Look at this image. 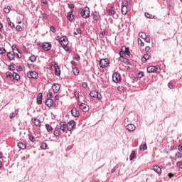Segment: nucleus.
Returning a JSON list of instances; mask_svg holds the SVG:
<instances>
[{"label": "nucleus", "mask_w": 182, "mask_h": 182, "mask_svg": "<svg viewBox=\"0 0 182 182\" xmlns=\"http://www.w3.org/2000/svg\"><path fill=\"white\" fill-rule=\"evenodd\" d=\"M161 71V69L159 65H150L147 68L148 73H156L157 75H159Z\"/></svg>", "instance_id": "obj_1"}, {"label": "nucleus", "mask_w": 182, "mask_h": 182, "mask_svg": "<svg viewBox=\"0 0 182 182\" xmlns=\"http://www.w3.org/2000/svg\"><path fill=\"white\" fill-rule=\"evenodd\" d=\"M6 76L7 77V79H11L13 80H19L21 79V76L18 75V74L17 73L14 72L13 73L8 71L6 73Z\"/></svg>", "instance_id": "obj_2"}, {"label": "nucleus", "mask_w": 182, "mask_h": 182, "mask_svg": "<svg viewBox=\"0 0 182 182\" xmlns=\"http://www.w3.org/2000/svg\"><path fill=\"white\" fill-rule=\"evenodd\" d=\"M119 55V56H121V58H123L124 55H127V56H130V48L123 46L120 49Z\"/></svg>", "instance_id": "obj_3"}, {"label": "nucleus", "mask_w": 182, "mask_h": 182, "mask_svg": "<svg viewBox=\"0 0 182 182\" xmlns=\"http://www.w3.org/2000/svg\"><path fill=\"white\" fill-rule=\"evenodd\" d=\"M41 45L43 50H45L46 52H49V50L52 49V44H50V43H38V46H41Z\"/></svg>", "instance_id": "obj_4"}, {"label": "nucleus", "mask_w": 182, "mask_h": 182, "mask_svg": "<svg viewBox=\"0 0 182 182\" xmlns=\"http://www.w3.org/2000/svg\"><path fill=\"white\" fill-rule=\"evenodd\" d=\"M109 64L110 63L109 62V59L107 58L101 59L99 61L100 68H101L102 69H105V68H107Z\"/></svg>", "instance_id": "obj_5"}, {"label": "nucleus", "mask_w": 182, "mask_h": 182, "mask_svg": "<svg viewBox=\"0 0 182 182\" xmlns=\"http://www.w3.org/2000/svg\"><path fill=\"white\" fill-rule=\"evenodd\" d=\"M90 97H96L98 100H102V94L98 92V91L92 90L90 92Z\"/></svg>", "instance_id": "obj_6"}, {"label": "nucleus", "mask_w": 182, "mask_h": 182, "mask_svg": "<svg viewBox=\"0 0 182 182\" xmlns=\"http://www.w3.org/2000/svg\"><path fill=\"white\" fill-rule=\"evenodd\" d=\"M75 126H76V122L73 119L70 120L67 123V130H68V132H72Z\"/></svg>", "instance_id": "obj_7"}, {"label": "nucleus", "mask_w": 182, "mask_h": 182, "mask_svg": "<svg viewBox=\"0 0 182 182\" xmlns=\"http://www.w3.org/2000/svg\"><path fill=\"white\" fill-rule=\"evenodd\" d=\"M27 76L29 79H36L37 77H39V75L38 74L37 72L36 71H29L27 73Z\"/></svg>", "instance_id": "obj_8"}, {"label": "nucleus", "mask_w": 182, "mask_h": 182, "mask_svg": "<svg viewBox=\"0 0 182 182\" xmlns=\"http://www.w3.org/2000/svg\"><path fill=\"white\" fill-rule=\"evenodd\" d=\"M59 42H60V44L61 45V46H66L69 43V41L68 40V37L67 36L61 37L60 38Z\"/></svg>", "instance_id": "obj_9"}, {"label": "nucleus", "mask_w": 182, "mask_h": 182, "mask_svg": "<svg viewBox=\"0 0 182 182\" xmlns=\"http://www.w3.org/2000/svg\"><path fill=\"white\" fill-rule=\"evenodd\" d=\"M112 80L114 83H119V82H120V74L114 73L112 75Z\"/></svg>", "instance_id": "obj_10"}, {"label": "nucleus", "mask_w": 182, "mask_h": 182, "mask_svg": "<svg viewBox=\"0 0 182 182\" xmlns=\"http://www.w3.org/2000/svg\"><path fill=\"white\" fill-rule=\"evenodd\" d=\"M60 126L58 127L59 130H62L63 133H65L66 131V127H67V123L66 122L61 121L60 122Z\"/></svg>", "instance_id": "obj_11"}, {"label": "nucleus", "mask_w": 182, "mask_h": 182, "mask_svg": "<svg viewBox=\"0 0 182 182\" xmlns=\"http://www.w3.org/2000/svg\"><path fill=\"white\" fill-rule=\"evenodd\" d=\"M71 114L73 117H79L80 116V112H79V110H77L76 107H73L71 109Z\"/></svg>", "instance_id": "obj_12"}, {"label": "nucleus", "mask_w": 182, "mask_h": 182, "mask_svg": "<svg viewBox=\"0 0 182 182\" xmlns=\"http://www.w3.org/2000/svg\"><path fill=\"white\" fill-rule=\"evenodd\" d=\"M80 109L82 110V112H89V106L87 105L82 102L79 105Z\"/></svg>", "instance_id": "obj_13"}, {"label": "nucleus", "mask_w": 182, "mask_h": 182, "mask_svg": "<svg viewBox=\"0 0 182 182\" xmlns=\"http://www.w3.org/2000/svg\"><path fill=\"white\" fill-rule=\"evenodd\" d=\"M75 18V15H73V10L69 11L67 14V18L70 22H73Z\"/></svg>", "instance_id": "obj_14"}, {"label": "nucleus", "mask_w": 182, "mask_h": 182, "mask_svg": "<svg viewBox=\"0 0 182 182\" xmlns=\"http://www.w3.org/2000/svg\"><path fill=\"white\" fill-rule=\"evenodd\" d=\"M53 93H58L60 90V85L59 84H53L52 86Z\"/></svg>", "instance_id": "obj_15"}, {"label": "nucleus", "mask_w": 182, "mask_h": 182, "mask_svg": "<svg viewBox=\"0 0 182 182\" xmlns=\"http://www.w3.org/2000/svg\"><path fill=\"white\" fill-rule=\"evenodd\" d=\"M80 14L82 18H89V16H90L89 15V13L87 14L85 12V9H80Z\"/></svg>", "instance_id": "obj_16"}, {"label": "nucleus", "mask_w": 182, "mask_h": 182, "mask_svg": "<svg viewBox=\"0 0 182 182\" xmlns=\"http://www.w3.org/2000/svg\"><path fill=\"white\" fill-rule=\"evenodd\" d=\"M126 129L128 132H134V130H136V127L133 124H129L126 126Z\"/></svg>", "instance_id": "obj_17"}, {"label": "nucleus", "mask_w": 182, "mask_h": 182, "mask_svg": "<svg viewBox=\"0 0 182 182\" xmlns=\"http://www.w3.org/2000/svg\"><path fill=\"white\" fill-rule=\"evenodd\" d=\"M31 120L35 126H38V127H41V119H38L37 118H32Z\"/></svg>", "instance_id": "obj_18"}, {"label": "nucleus", "mask_w": 182, "mask_h": 182, "mask_svg": "<svg viewBox=\"0 0 182 182\" xmlns=\"http://www.w3.org/2000/svg\"><path fill=\"white\" fill-rule=\"evenodd\" d=\"M116 14V8L114 6H111L109 9H108V15L113 16V15Z\"/></svg>", "instance_id": "obj_19"}, {"label": "nucleus", "mask_w": 182, "mask_h": 182, "mask_svg": "<svg viewBox=\"0 0 182 182\" xmlns=\"http://www.w3.org/2000/svg\"><path fill=\"white\" fill-rule=\"evenodd\" d=\"M42 99H43V95H42V92H39L37 95V103L38 105H42Z\"/></svg>", "instance_id": "obj_20"}, {"label": "nucleus", "mask_w": 182, "mask_h": 182, "mask_svg": "<svg viewBox=\"0 0 182 182\" xmlns=\"http://www.w3.org/2000/svg\"><path fill=\"white\" fill-rule=\"evenodd\" d=\"M45 103L47 107H52L53 106V100H46Z\"/></svg>", "instance_id": "obj_21"}, {"label": "nucleus", "mask_w": 182, "mask_h": 182, "mask_svg": "<svg viewBox=\"0 0 182 182\" xmlns=\"http://www.w3.org/2000/svg\"><path fill=\"white\" fill-rule=\"evenodd\" d=\"M149 59H150V55H149V53H146L141 58V62H143L144 63H146V62H147Z\"/></svg>", "instance_id": "obj_22"}, {"label": "nucleus", "mask_w": 182, "mask_h": 182, "mask_svg": "<svg viewBox=\"0 0 182 182\" xmlns=\"http://www.w3.org/2000/svg\"><path fill=\"white\" fill-rule=\"evenodd\" d=\"M154 171L157 174H161V168L157 165L154 166Z\"/></svg>", "instance_id": "obj_23"}, {"label": "nucleus", "mask_w": 182, "mask_h": 182, "mask_svg": "<svg viewBox=\"0 0 182 182\" xmlns=\"http://www.w3.org/2000/svg\"><path fill=\"white\" fill-rule=\"evenodd\" d=\"M18 149H21V150H25V149H26V144L23 142H18Z\"/></svg>", "instance_id": "obj_24"}, {"label": "nucleus", "mask_w": 182, "mask_h": 182, "mask_svg": "<svg viewBox=\"0 0 182 182\" xmlns=\"http://www.w3.org/2000/svg\"><path fill=\"white\" fill-rule=\"evenodd\" d=\"M92 18L94 21H99V18H100V15H99V13H97V11H95L92 14Z\"/></svg>", "instance_id": "obj_25"}, {"label": "nucleus", "mask_w": 182, "mask_h": 182, "mask_svg": "<svg viewBox=\"0 0 182 182\" xmlns=\"http://www.w3.org/2000/svg\"><path fill=\"white\" fill-rule=\"evenodd\" d=\"M7 58L9 59V60H15V55L12 54V53L9 52L7 53Z\"/></svg>", "instance_id": "obj_26"}, {"label": "nucleus", "mask_w": 182, "mask_h": 182, "mask_svg": "<svg viewBox=\"0 0 182 182\" xmlns=\"http://www.w3.org/2000/svg\"><path fill=\"white\" fill-rule=\"evenodd\" d=\"M46 129L48 133L53 132V127H52V126L49 125L48 124H46Z\"/></svg>", "instance_id": "obj_27"}, {"label": "nucleus", "mask_w": 182, "mask_h": 182, "mask_svg": "<svg viewBox=\"0 0 182 182\" xmlns=\"http://www.w3.org/2000/svg\"><path fill=\"white\" fill-rule=\"evenodd\" d=\"M129 9H127V7H122L121 12L122 15H127Z\"/></svg>", "instance_id": "obj_28"}, {"label": "nucleus", "mask_w": 182, "mask_h": 182, "mask_svg": "<svg viewBox=\"0 0 182 182\" xmlns=\"http://www.w3.org/2000/svg\"><path fill=\"white\" fill-rule=\"evenodd\" d=\"M7 23L11 28H15V24L11 21V18L9 17L7 18Z\"/></svg>", "instance_id": "obj_29"}, {"label": "nucleus", "mask_w": 182, "mask_h": 182, "mask_svg": "<svg viewBox=\"0 0 182 182\" xmlns=\"http://www.w3.org/2000/svg\"><path fill=\"white\" fill-rule=\"evenodd\" d=\"M11 49H12L13 53L14 52V50L16 49V50L18 52V53H20V55H21V51L19 50V48L16 46V44H14L11 46Z\"/></svg>", "instance_id": "obj_30"}, {"label": "nucleus", "mask_w": 182, "mask_h": 182, "mask_svg": "<svg viewBox=\"0 0 182 182\" xmlns=\"http://www.w3.org/2000/svg\"><path fill=\"white\" fill-rule=\"evenodd\" d=\"M60 132H59V125H57L56 129L54 131V136L55 137L59 136Z\"/></svg>", "instance_id": "obj_31"}, {"label": "nucleus", "mask_w": 182, "mask_h": 182, "mask_svg": "<svg viewBox=\"0 0 182 182\" xmlns=\"http://www.w3.org/2000/svg\"><path fill=\"white\" fill-rule=\"evenodd\" d=\"M135 158H136V152L134 151H133L129 156L130 161H132V160H134V159H135Z\"/></svg>", "instance_id": "obj_32"}, {"label": "nucleus", "mask_w": 182, "mask_h": 182, "mask_svg": "<svg viewBox=\"0 0 182 182\" xmlns=\"http://www.w3.org/2000/svg\"><path fill=\"white\" fill-rule=\"evenodd\" d=\"M73 73L75 76H77L79 75V69L76 67L73 68Z\"/></svg>", "instance_id": "obj_33"}, {"label": "nucleus", "mask_w": 182, "mask_h": 182, "mask_svg": "<svg viewBox=\"0 0 182 182\" xmlns=\"http://www.w3.org/2000/svg\"><path fill=\"white\" fill-rule=\"evenodd\" d=\"M41 149H42V150H46V149H48V144L47 143H45V142H43L41 144Z\"/></svg>", "instance_id": "obj_34"}, {"label": "nucleus", "mask_w": 182, "mask_h": 182, "mask_svg": "<svg viewBox=\"0 0 182 182\" xmlns=\"http://www.w3.org/2000/svg\"><path fill=\"white\" fill-rule=\"evenodd\" d=\"M9 70H11V72H14V70H15V64L14 63H11L9 65Z\"/></svg>", "instance_id": "obj_35"}, {"label": "nucleus", "mask_w": 182, "mask_h": 182, "mask_svg": "<svg viewBox=\"0 0 182 182\" xmlns=\"http://www.w3.org/2000/svg\"><path fill=\"white\" fill-rule=\"evenodd\" d=\"M122 62H123V63H124L125 65H132V64L130 63V61L129 60V59H128V58H122Z\"/></svg>", "instance_id": "obj_36"}, {"label": "nucleus", "mask_w": 182, "mask_h": 182, "mask_svg": "<svg viewBox=\"0 0 182 182\" xmlns=\"http://www.w3.org/2000/svg\"><path fill=\"white\" fill-rule=\"evenodd\" d=\"M145 16L146 18H148V19H154L155 16L149 14V13H145Z\"/></svg>", "instance_id": "obj_37"}, {"label": "nucleus", "mask_w": 182, "mask_h": 182, "mask_svg": "<svg viewBox=\"0 0 182 182\" xmlns=\"http://www.w3.org/2000/svg\"><path fill=\"white\" fill-rule=\"evenodd\" d=\"M29 60L31 61L32 63L36 62V56H35V55H32L31 56L29 57Z\"/></svg>", "instance_id": "obj_38"}, {"label": "nucleus", "mask_w": 182, "mask_h": 182, "mask_svg": "<svg viewBox=\"0 0 182 182\" xmlns=\"http://www.w3.org/2000/svg\"><path fill=\"white\" fill-rule=\"evenodd\" d=\"M4 12L5 14H9V12H11V6H8L7 7H5L4 9Z\"/></svg>", "instance_id": "obj_39"}, {"label": "nucleus", "mask_w": 182, "mask_h": 182, "mask_svg": "<svg viewBox=\"0 0 182 182\" xmlns=\"http://www.w3.org/2000/svg\"><path fill=\"white\" fill-rule=\"evenodd\" d=\"M129 6V1L124 0L122 4V7H128Z\"/></svg>", "instance_id": "obj_40"}, {"label": "nucleus", "mask_w": 182, "mask_h": 182, "mask_svg": "<svg viewBox=\"0 0 182 182\" xmlns=\"http://www.w3.org/2000/svg\"><path fill=\"white\" fill-rule=\"evenodd\" d=\"M47 97H48V98H47L48 100H53L52 97H53V94L52 92H49L47 94Z\"/></svg>", "instance_id": "obj_41"}, {"label": "nucleus", "mask_w": 182, "mask_h": 182, "mask_svg": "<svg viewBox=\"0 0 182 182\" xmlns=\"http://www.w3.org/2000/svg\"><path fill=\"white\" fill-rule=\"evenodd\" d=\"M28 137L30 141H32V143H35V141H36V139L35 138V136H33V135H29Z\"/></svg>", "instance_id": "obj_42"}, {"label": "nucleus", "mask_w": 182, "mask_h": 182, "mask_svg": "<svg viewBox=\"0 0 182 182\" xmlns=\"http://www.w3.org/2000/svg\"><path fill=\"white\" fill-rule=\"evenodd\" d=\"M68 8H70V11H73V12H74L75 4H68Z\"/></svg>", "instance_id": "obj_43"}, {"label": "nucleus", "mask_w": 182, "mask_h": 182, "mask_svg": "<svg viewBox=\"0 0 182 182\" xmlns=\"http://www.w3.org/2000/svg\"><path fill=\"white\" fill-rule=\"evenodd\" d=\"M145 38H144L145 40V42H146L147 43H150V36H146V34H144Z\"/></svg>", "instance_id": "obj_44"}, {"label": "nucleus", "mask_w": 182, "mask_h": 182, "mask_svg": "<svg viewBox=\"0 0 182 182\" xmlns=\"http://www.w3.org/2000/svg\"><path fill=\"white\" fill-rule=\"evenodd\" d=\"M140 149H141V150H144V151L147 150V144H144L143 145H141Z\"/></svg>", "instance_id": "obj_45"}, {"label": "nucleus", "mask_w": 182, "mask_h": 182, "mask_svg": "<svg viewBox=\"0 0 182 182\" xmlns=\"http://www.w3.org/2000/svg\"><path fill=\"white\" fill-rule=\"evenodd\" d=\"M175 157H176V159H181V157H182V154H181V152H177V153L176 154V155H175Z\"/></svg>", "instance_id": "obj_46"}, {"label": "nucleus", "mask_w": 182, "mask_h": 182, "mask_svg": "<svg viewBox=\"0 0 182 182\" xmlns=\"http://www.w3.org/2000/svg\"><path fill=\"white\" fill-rule=\"evenodd\" d=\"M144 35H146V33L144 32H141L139 34V38H141L142 39H145L146 36H144Z\"/></svg>", "instance_id": "obj_47"}, {"label": "nucleus", "mask_w": 182, "mask_h": 182, "mask_svg": "<svg viewBox=\"0 0 182 182\" xmlns=\"http://www.w3.org/2000/svg\"><path fill=\"white\" fill-rule=\"evenodd\" d=\"M4 53H6V50L4 48H0V55H4Z\"/></svg>", "instance_id": "obj_48"}, {"label": "nucleus", "mask_w": 182, "mask_h": 182, "mask_svg": "<svg viewBox=\"0 0 182 182\" xmlns=\"http://www.w3.org/2000/svg\"><path fill=\"white\" fill-rule=\"evenodd\" d=\"M42 17H43V19L48 20V18L49 17V16L46 13H43Z\"/></svg>", "instance_id": "obj_49"}, {"label": "nucleus", "mask_w": 182, "mask_h": 182, "mask_svg": "<svg viewBox=\"0 0 182 182\" xmlns=\"http://www.w3.org/2000/svg\"><path fill=\"white\" fill-rule=\"evenodd\" d=\"M117 89H118V91H119V92H124V86H119V87H117Z\"/></svg>", "instance_id": "obj_50"}, {"label": "nucleus", "mask_w": 182, "mask_h": 182, "mask_svg": "<svg viewBox=\"0 0 182 182\" xmlns=\"http://www.w3.org/2000/svg\"><path fill=\"white\" fill-rule=\"evenodd\" d=\"M16 29L18 32H22V26L20 25L16 26Z\"/></svg>", "instance_id": "obj_51"}, {"label": "nucleus", "mask_w": 182, "mask_h": 182, "mask_svg": "<svg viewBox=\"0 0 182 182\" xmlns=\"http://www.w3.org/2000/svg\"><path fill=\"white\" fill-rule=\"evenodd\" d=\"M50 31L51 32H53V33H55L56 32V28H55V26H51L50 27Z\"/></svg>", "instance_id": "obj_52"}, {"label": "nucleus", "mask_w": 182, "mask_h": 182, "mask_svg": "<svg viewBox=\"0 0 182 182\" xmlns=\"http://www.w3.org/2000/svg\"><path fill=\"white\" fill-rule=\"evenodd\" d=\"M84 11L90 16V9H89V7H85Z\"/></svg>", "instance_id": "obj_53"}, {"label": "nucleus", "mask_w": 182, "mask_h": 182, "mask_svg": "<svg viewBox=\"0 0 182 182\" xmlns=\"http://www.w3.org/2000/svg\"><path fill=\"white\" fill-rule=\"evenodd\" d=\"M138 43L140 45V46H144V43H143V41L141 39L138 38Z\"/></svg>", "instance_id": "obj_54"}, {"label": "nucleus", "mask_w": 182, "mask_h": 182, "mask_svg": "<svg viewBox=\"0 0 182 182\" xmlns=\"http://www.w3.org/2000/svg\"><path fill=\"white\" fill-rule=\"evenodd\" d=\"M55 76H60V70H55Z\"/></svg>", "instance_id": "obj_55"}, {"label": "nucleus", "mask_w": 182, "mask_h": 182, "mask_svg": "<svg viewBox=\"0 0 182 182\" xmlns=\"http://www.w3.org/2000/svg\"><path fill=\"white\" fill-rule=\"evenodd\" d=\"M144 73L143 72H140V73H138V77L139 79H141V77H144Z\"/></svg>", "instance_id": "obj_56"}, {"label": "nucleus", "mask_w": 182, "mask_h": 182, "mask_svg": "<svg viewBox=\"0 0 182 182\" xmlns=\"http://www.w3.org/2000/svg\"><path fill=\"white\" fill-rule=\"evenodd\" d=\"M176 166L179 167V168H182V161L177 162Z\"/></svg>", "instance_id": "obj_57"}, {"label": "nucleus", "mask_w": 182, "mask_h": 182, "mask_svg": "<svg viewBox=\"0 0 182 182\" xmlns=\"http://www.w3.org/2000/svg\"><path fill=\"white\" fill-rule=\"evenodd\" d=\"M82 87L84 88V89H86V87H87V82H82Z\"/></svg>", "instance_id": "obj_58"}, {"label": "nucleus", "mask_w": 182, "mask_h": 182, "mask_svg": "<svg viewBox=\"0 0 182 182\" xmlns=\"http://www.w3.org/2000/svg\"><path fill=\"white\" fill-rule=\"evenodd\" d=\"M63 49L66 51V52H69L70 48L68 47V46H62Z\"/></svg>", "instance_id": "obj_59"}, {"label": "nucleus", "mask_w": 182, "mask_h": 182, "mask_svg": "<svg viewBox=\"0 0 182 182\" xmlns=\"http://www.w3.org/2000/svg\"><path fill=\"white\" fill-rule=\"evenodd\" d=\"M76 32H77L79 35H82V29H80V28H76Z\"/></svg>", "instance_id": "obj_60"}, {"label": "nucleus", "mask_w": 182, "mask_h": 182, "mask_svg": "<svg viewBox=\"0 0 182 182\" xmlns=\"http://www.w3.org/2000/svg\"><path fill=\"white\" fill-rule=\"evenodd\" d=\"M54 68L55 70H60V68H59V65H58V63L54 64Z\"/></svg>", "instance_id": "obj_61"}, {"label": "nucleus", "mask_w": 182, "mask_h": 182, "mask_svg": "<svg viewBox=\"0 0 182 182\" xmlns=\"http://www.w3.org/2000/svg\"><path fill=\"white\" fill-rule=\"evenodd\" d=\"M145 52H146V53H148V52H150V47L146 46V47L145 48Z\"/></svg>", "instance_id": "obj_62"}, {"label": "nucleus", "mask_w": 182, "mask_h": 182, "mask_svg": "<svg viewBox=\"0 0 182 182\" xmlns=\"http://www.w3.org/2000/svg\"><path fill=\"white\" fill-rule=\"evenodd\" d=\"M59 97H60V96L59 95H56L54 97V100H59Z\"/></svg>", "instance_id": "obj_63"}, {"label": "nucleus", "mask_w": 182, "mask_h": 182, "mask_svg": "<svg viewBox=\"0 0 182 182\" xmlns=\"http://www.w3.org/2000/svg\"><path fill=\"white\" fill-rule=\"evenodd\" d=\"M178 149L179 150V151H182V145H178Z\"/></svg>", "instance_id": "obj_64"}]
</instances>
